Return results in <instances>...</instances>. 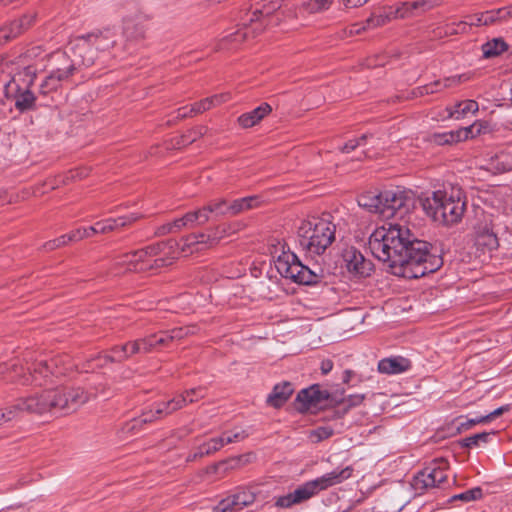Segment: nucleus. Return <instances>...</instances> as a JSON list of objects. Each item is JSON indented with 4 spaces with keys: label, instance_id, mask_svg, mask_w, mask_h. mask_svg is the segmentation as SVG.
Here are the masks:
<instances>
[{
    "label": "nucleus",
    "instance_id": "33",
    "mask_svg": "<svg viewBox=\"0 0 512 512\" xmlns=\"http://www.w3.org/2000/svg\"><path fill=\"white\" fill-rule=\"evenodd\" d=\"M223 447V440H221L220 436L211 438L203 444L199 445L197 451L189 456V459L195 460L198 457H203L206 455H211L216 451L220 450Z\"/></svg>",
    "mask_w": 512,
    "mask_h": 512
},
{
    "label": "nucleus",
    "instance_id": "39",
    "mask_svg": "<svg viewBox=\"0 0 512 512\" xmlns=\"http://www.w3.org/2000/svg\"><path fill=\"white\" fill-rule=\"evenodd\" d=\"M333 0H308L302 4V8L310 14L326 11L332 5Z\"/></svg>",
    "mask_w": 512,
    "mask_h": 512
},
{
    "label": "nucleus",
    "instance_id": "27",
    "mask_svg": "<svg viewBox=\"0 0 512 512\" xmlns=\"http://www.w3.org/2000/svg\"><path fill=\"white\" fill-rule=\"evenodd\" d=\"M293 391L294 389L290 382L285 381L276 384L268 395L266 402L274 408H280L288 401Z\"/></svg>",
    "mask_w": 512,
    "mask_h": 512
},
{
    "label": "nucleus",
    "instance_id": "34",
    "mask_svg": "<svg viewBox=\"0 0 512 512\" xmlns=\"http://www.w3.org/2000/svg\"><path fill=\"white\" fill-rule=\"evenodd\" d=\"M157 419H161L158 414L155 413V409L143 412L138 418H134L132 421L126 424L125 429L132 434L136 433L144 424L151 423Z\"/></svg>",
    "mask_w": 512,
    "mask_h": 512
},
{
    "label": "nucleus",
    "instance_id": "31",
    "mask_svg": "<svg viewBox=\"0 0 512 512\" xmlns=\"http://www.w3.org/2000/svg\"><path fill=\"white\" fill-rule=\"evenodd\" d=\"M509 18H512V6L480 13V22L484 26L501 23Z\"/></svg>",
    "mask_w": 512,
    "mask_h": 512
},
{
    "label": "nucleus",
    "instance_id": "60",
    "mask_svg": "<svg viewBox=\"0 0 512 512\" xmlns=\"http://www.w3.org/2000/svg\"><path fill=\"white\" fill-rule=\"evenodd\" d=\"M230 98H231V96L229 93H222V94L213 95L211 97H207V100L211 101V107H215V106H218L222 103L229 101Z\"/></svg>",
    "mask_w": 512,
    "mask_h": 512
},
{
    "label": "nucleus",
    "instance_id": "25",
    "mask_svg": "<svg viewBox=\"0 0 512 512\" xmlns=\"http://www.w3.org/2000/svg\"><path fill=\"white\" fill-rule=\"evenodd\" d=\"M271 112V105L268 103H262L252 111L240 115L237 121L242 128H251L261 122Z\"/></svg>",
    "mask_w": 512,
    "mask_h": 512
},
{
    "label": "nucleus",
    "instance_id": "38",
    "mask_svg": "<svg viewBox=\"0 0 512 512\" xmlns=\"http://www.w3.org/2000/svg\"><path fill=\"white\" fill-rule=\"evenodd\" d=\"M494 432H481L472 436L466 437L460 441V445L465 448H475L480 446L481 443H488L490 436Z\"/></svg>",
    "mask_w": 512,
    "mask_h": 512
},
{
    "label": "nucleus",
    "instance_id": "12",
    "mask_svg": "<svg viewBox=\"0 0 512 512\" xmlns=\"http://www.w3.org/2000/svg\"><path fill=\"white\" fill-rule=\"evenodd\" d=\"M321 491L316 479L300 485L293 492L276 498L275 506L279 508H290L295 504L302 503L317 495Z\"/></svg>",
    "mask_w": 512,
    "mask_h": 512
},
{
    "label": "nucleus",
    "instance_id": "36",
    "mask_svg": "<svg viewBox=\"0 0 512 512\" xmlns=\"http://www.w3.org/2000/svg\"><path fill=\"white\" fill-rule=\"evenodd\" d=\"M260 204L258 196H248L241 199H236L230 203L232 216L237 215L243 211L258 207Z\"/></svg>",
    "mask_w": 512,
    "mask_h": 512
},
{
    "label": "nucleus",
    "instance_id": "52",
    "mask_svg": "<svg viewBox=\"0 0 512 512\" xmlns=\"http://www.w3.org/2000/svg\"><path fill=\"white\" fill-rule=\"evenodd\" d=\"M211 108H212L211 101L207 100V98H205V99H203L199 102H196L190 106V116L201 114L207 110H210Z\"/></svg>",
    "mask_w": 512,
    "mask_h": 512
},
{
    "label": "nucleus",
    "instance_id": "41",
    "mask_svg": "<svg viewBox=\"0 0 512 512\" xmlns=\"http://www.w3.org/2000/svg\"><path fill=\"white\" fill-rule=\"evenodd\" d=\"M334 435V429L330 426H319L309 432V439L313 443H319Z\"/></svg>",
    "mask_w": 512,
    "mask_h": 512
},
{
    "label": "nucleus",
    "instance_id": "11",
    "mask_svg": "<svg viewBox=\"0 0 512 512\" xmlns=\"http://www.w3.org/2000/svg\"><path fill=\"white\" fill-rule=\"evenodd\" d=\"M447 461L436 459L419 471L412 480V487L417 492L441 487L447 481Z\"/></svg>",
    "mask_w": 512,
    "mask_h": 512
},
{
    "label": "nucleus",
    "instance_id": "62",
    "mask_svg": "<svg viewBox=\"0 0 512 512\" xmlns=\"http://www.w3.org/2000/svg\"><path fill=\"white\" fill-rule=\"evenodd\" d=\"M195 213L197 214V223L198 224H204L210 219L211 212L208 210V205L195 211Z\"/></svg>",
    "mask_w": 512,
    "mask_h": 512
},
{
    "label": "nucleus",
    "instance_id": "6",
    "mask_svg": "<svg viewBox=\"0 0 512 512\" xmlns=\"http://www.w3.org/2000/svg\"><path fill=\"white\" fill-rule=\"evenodd\" d=\"M336 226L325 218L303 220L297 236L300 247L309 255H322L335 240Z\"/></svg>",
    "mask_w": 512,
    "mask_h": 512
},
{
    "label": "nucleus",
    "instance_id": "43",
    "mask_svg": "<svg viewBox=\"0 0 512 512\" xmlns=\"http://www.w3.org/2000/svg\"><path fill=\"white\" fill-rule=\"evenodd\" d=\"M404 11L407 12V16L412 15L414 11L421 10L422 12L430 10L433 5L428 0H417L413 2L402 3Z\"/></svg>",
    "mask_w": 512,
    "mask_h": 512
},
{
    "label": "nucleus",
    "instance_id": "45",
    "mask_svg": "<svg viewBox=\"0 0 512 512\" xmlns=\"http://www.w3.org/2000/svg\"><path fill=\"white\" fill-rule=\"evenodd\" d=\"M481 497H482V489L480 487H475V488L469 489L465 492H462L460 494L454 495L452 497V499L470 502V501L478 500Z\"/></svg>",
    "mask_w": 512,
    "mask_h": 512
},
{
    "label": "nucleus",
    "instance_id": "54",
    "mask_svg": "<svg viewBox=\"0 0 512 512\" xmlns=\"http://www.w3.org/2000/svg\"><path fill=\"white\" fill-rule=\"evenodd\" d=\"M246 434L244 431H236V432H226L223 433L220 438L223 440V446L226 444H230L233 442H237L239 440H243L246 438Z\"/></svg>",
    "mask_w": 512,
    "mask_h": 512
},
{
    "label": "nucleus",
    "instance_id": "3",
    "mask_svg": "<svg viewBox=\"0 0 512 512\" xmlns=\"http://www.w3.org/2000/svg\"><path fill=\"white\" fill-rule=\"evenodd\" d=\"M61 360L58 358L49 361L38 358L33 352L25 353L22 362L12 360L0 363V380L21 385L41 386L46 383L50 375H62L65 369H59Z\"/></svg>",
    "mask_w": 512,
    "mask_h": 512
},
{
    "label": "nucleus",
    "instance_id": "47",
    "mask_svg": "<svg viewBox=\"0 0 512 512\" xmlns=\"http://www.w3.org/2000/svg\"><path fill=\"white\" fill-rule=\"evenodd\" d=\"M70 237H71V234L69 232L67 234H64V235L56 238V239L46 242L43 247L47 251L55 250V249L60 248L70 242H73V240L70 239Z\"/></svg>",
    "mask_w": 512,
    "mask_h": 512
},
{
    "label": "nucleus",
    "instance_id": "50",
    "mask_svg": "<svg viewBox=\"0 0 512 512\" xmlns=\"http://www.w3.org/2000/svg\"><path fill=\"white\" fill-rule=\"evenodd\" d=\"M121 347H125V354H127V359L132 357L133 355L143 353L140 339L129 341L121 345Z\"/></svg>",
    "mask_w": 512,
    "mask_h": 512
},
{
    "label": "nucleus",
    "instance_id": "49",
    "mask_svg": "<svg viewBox=\"0 0 512 512\" xmlns=\"http://www.w3.org/2000/svg\"><path fill=\"white\" fill-rule=\"evenodd\" d=\"M467 80H469V76L466 74L447 77L443 80H440L442 82V84L438 88H439V91H441L442 89L456 86V85H458L462 82H465Z\"/></svg>",
    "mask_w": 512,
    "mask_h": 512
},
{
    "label": "nucleus",
    "instance_id": "13",
    "mask_svg": "<svg viewBox=\"0 0 512 512\" xmlns=\"http://www.w3.org/2000/svg\"><path fill=\"white\" fill-rule=\"evenodd\" d=\"M342 258L347 271L353 276L367 277L373 271L371 261L365 259L362 253L355 247H347L343 251Z\"/></svg>",
    "mask_w": 512,
    "mask_h": 512
},
{
    "label": "nucleus",
    "instance_id": "55",
    "mask_svg": "<svg viewBox=\"0 0 512 512\" xmlns=\"http://www.w3.org/2000/svg\"><path fill=\"white\" fill-rule=\"evenodd\" d=\"M484 423H488L487 417L485 415L479 416L476 418H472V419H467L465 422L460 423V425L458 426V431L459 432L466 431V430L471 429L472 427H474L477 424H484Z\"/></svg>",
    "mask_w": 512,
    "mask_h": 512
},
{
    "label": "nucleus",
    "instance_id": "37",
    "mask_svg": "<svg viewBox=\"0 0 512 512\" xmlns=\"http://www.w3.org/2000/svg\"><path fill=\"white\" fill-rule=\"evenodd\" d=\"M507 48V44L501 38H495L482 46L483 56L485 58H492L500 55Z\"/></svg>",
    "mask_w": 512,
    "mask_h": 512
},
{
    "label": "nucleus",
    "instance_id": "7",
    "mask_svg": "<svg viewBox=\"0 0 512 512\" xmlns=\"http://www.w3.org/2000/svg\"><path fill=\"white\" fill-rule=\"evenodd\" d=\"M357 201L360 207L379 214L382 218L389 219L408 210L410 197L400 189L382 192L367 191L361 194Z\"/></svg>",
    "mask_w": 512,
    "mask_h": 512
},
{
    "label": "nucleus",
    "instance_id": "18",
    "mask_svg": "<svg viewBox=\"0 0 512 512\" xmlns=\"http://www.w3.org/2000/svg\"><path fill=\"white\" fill-rule=\"evenodd\" d=\"M38 68L34 64H29L20 68L5 85L4 90L20 91L21 88H30L36 77Z\"/></svg>",
    "mask_w": 512,
    "mask_h": 512
},
{
    "label": "nucleus",
    "instance_id": "23",
    "mask_svg": "<svg viewBox=\"0 0 512 512\" xmlns=\"http://www.w3.org/2000/svg\"><path fill=\"white\" fill-rule=\"evenodd\" d=\"M353 471L354 469L352 466H346L342 469L337 468L329 473H326L316 478V481L321 491H323L349 479L352 476Z\"/></svg>",
    "mask_w": 512,
    "mask_h": 512
},
{
    "label": "nucleus",
    "instance_id": "32",
    "mask_svg": "<svg viewBox=\"0 0 512 512\" xmlns=\"http://www.w3.org/2000/svg\"><path fill=\"white\" fill-rule=\"evenodd\" d=\"M473 128H474V126H469V127H466L464 130H460V131H456V132L435 134L434 141L440 145L456 143L461 140L462 135L465 139L468 138L469 135H472Z\"/></svg>",
    "mask_w": 512,
    "mask_h": 512
},
{
    "label": "nucleus",
    "instance_id": "46",
    "mask_svg": "<svg viewBox=\"0 0 512 512\" xmlns=\"http://www.w3.org/2000/svg\"><path fill=\"white\" fill-rule=\"evenodd\" d=\"M477 244L486 246L489 250L498 246V239L493 232H486L477 237Z\"/></svg>",
    "mask_w": 512,
    "mask_h": 512
},
{
    "label": "nucleus",
    "instance_id": "57",
    "mask_svg": "<svg viewBox=\"0 0 512 512\" xmlns=\"http://www.w3.org/2000/svg\"><path fill=\"white\" fill-rule=\"evenodd\" d=\"M388 22L389 19L383 12L379 15H372L370 18L367 19L368 27H379L385 25Z\"/></svg>",
    "mask_w": 512,
    "mask_h": 512
},
{
    "label": "nucleus",
    "instance_id": "21",
    "mask_svg": "<svg viewBox=\"0 0 512 512\" xmlns=\"http://www.w3.org/2000/svg\"><path fill=\"white\" fill-rule=\"evenodd\" d=\"M4 90L5 96L14 101L16 110L21 113L36 109V96L30 88H21L20 91Z\"/></svg>",
    "mask_w": 512,
    "mask_h": 512
},
{
    "label": "nucleus",
    "instance_id": "1",
    "mask_svg": "<svg viewBox=\"0 0 512 512\" xmlns=\"http://www.w3.org/2000/svg\"><path fill=\"white\" fill-rule=\"evenodd\" d=\"M368 246L378 260L388 264L392 274L404 278H419L436 271L441 258L430 253V244L416 238L411 230L399 223L377 228L369 237Z\"/></svg>",
    "mask_w": 512,
    "mask_h": 512
},
{
    "label": "nucleus",
    "instance_id": "42",
    "mask_svg": "<svg viewBox=\"0 0 512 512\" xmlns=\"http://www.w3.org/2000/svg\"><path fill=\"white\" fill-rule=\"evenodd\" d=\"M168 335L169 343L175 340H182L185 337L192 335L195 333V327L186 326V327H177L171 330H165Z\"/></svg>",
    "mask_w": 512,
    "mask_h": 512
},
{
    "label": "nucleus",
    "instance_id": "22",
    "mask_svg": "<svg viewBox=\"0 0 512 512\" xmlns=\"http://www.w3.org/2000/svg\"><path fill=\"white\" fill-rule=\"evenodd\" d=\"M220 239L218 229L210 233H193L182 239V250H199V245L211 246Z\"/></svg>",
    "mask_w": 512,
    "mask_h": 512
},
{
    "label": "nucleus",
    "instance_id": "14",
    "mask_svg": "<svg viewBox=\"0 0 512 512\" xmlns=\"http://www.w3.org/2000/svg\"><path fill=\"white\" fill-rule=\"evenodd\" d=\"M57 62L59 65L51 71L40 85L39 92L43 95L56 91L74 74L71 64H67L65 61Z\"/></svg>",
    "mask_w": 512,
    "mask_h": 512
},
{
    "label": "nucleus",
    "instance_id": "8",
    "mask_svg": "<svg viewBox=\"0 0 512 512\" xmlns=\"http://www.w3.org/2000/svg\"><path fill=\"white\" fill-rule=\"evenodd\" d=\"M275 267L282 277L302 285H317L325 277L324 270L320 266L303 265L291 252H283L279 255L275 261Z\"/></svg>",
    "mask_w": 512,
    "mask_h": 512
},
{
    "label": "nucleus",
    "instance_id": "51",
    "mask_svg": "<svg viewBox=\"0 0 512 512\" xmlns=\"http://www.w3.org/2000/svg\"><path fill=\"white\" fill-rule=\"evenodd\" d=\"M1 32H3L4 34H6L7 37V42L17 36H19L21 33H23L22 29H21V24L20 23H16L14 21H12L8 26H5L3 28L0 29Z\"/></svg>",
    "mask_w": 512,
    "mask_h": 512
},
{
    "label": "nucleus",
    "instance_id": "20",
    "mask_svg": "<svg viewBox=\"0 0 512 512\" xmlns=\"http://www.w3.org/2000/svg\"><path fill=\"white\" fill-rule=\"evenodd\" d=\"M142 215L139 213H130L128 215L120 216L117 218H107L95 223L97 234H106L121 228L128 227L141 219Z\"/></svg>",
    "mask_w": 512,
    "mask_h": 512
},
{
    "label": "nucleus",
    "instance_id": "4",
    "mask_svg": "<svg viewBox=\"0 0 512 512\" xmlns=\"http://www.w3.org/2000/svg\"><path fill=\"white\" fill-rule=\"evenodd\" d=\"M428 217L444 226L458 224L466 211V200L459 187H445L420 198Z\"/></svg>",
    "mask_w": 512,
    "mask_h": 512
},
{
    "label": "nucleus",
    "instance_id": "59",
    "mask_svg": "<svg viewBox=\"0 0 512 512\" xmlns=\"http://www.w3.org/2000/svg\"><path fill=\"white\" fill-rule=\"evenodd\" d=\"M90 173V170L88 168H79L76 170L69 171L67 175V179L70 180H76V179H83L86 178Z\"/></svg>",
    "mask_w": 512,
    "mask_h": 512
},
{
    "label": "nucleus",
    "instance_id": "9",
    "mask_svg": "<svg viewBox=\"0 0 512 512\" xmlns=\"http://www.w3.org/2000/svg\"><path fill=\"white\" fill-rule=\"evenodd\" d=\"M102 57L87 35L75 38L64 51L54 54L56 61L71 64L74 72L82 66L89 67L95 64Z\"/></svg>",
    "mask_w": 512,
    "mask_h": 512
},
{
    "label": "nucleus",
    "instance_id": "17",
    "mask_svg": "<svg viewBox=\"0 0 512 512\" xmlns=\"http://www.w3.org/2000/svg\"><path fill=\"white\" fill-rule=\"evenodd\" d=\"M329 398L326 390H321L320 386L315 384L309 388L302 389L296 397L297 409L300 411H309L317 408L323 401Z\"/></svg>",
    "mask_w": 512,
    "mask_h": 512
},
{
    "label": "nucleus",
    "instance_id": "24",
    "mask_svg": "<svg viewBox=\"0 0 512 512\" xmlns=\"http://www.w3.org/2000/svg\"><path fill=\"white\" fill-rule=\"evenodd\" d=\"M411 361L402 356L384 358L378 363V371L383 374L393 375L408 371Z\"/></svg>",
    "mask_w": 512,
    "mask_h": 512
},
{
    "label": "nucleus",
    "instance_id": "53",
    "mask_svg": "<svg viewBox=\"0 0 512 512\" xmlns=\"http://www.w3.org/2000/svg\"><path fill=\"white\" fill-rule=\"evenodd\" d=\"M383 13L387 16L389 21L392 19L407 17V12L404 11L403 4L399 5L398 7H389L384 9Z\"/></svg>",
    "mask_w": 512,
    "mask_h": 512
},
{
    "label": "nucleus",
    "instance_id": "28",
    "mask_svg": "<svg viewBox=\"0 0 512 512\" xmlns=\"http://www.w3.org/2000/svg\"><path fill=\"white\" fill-rule=\"evenodd\" d=\"M146 28L142 17L125 18L123 21V35L128 40H139L144 38Z\"/></svg>",
    "mask_w": 512,
    "mask_h": 512
},
{
    "label": "nucleus",
    "instance_id": "10",
    "mask_svg": "<svg viewBox=\"0 0 512 512\" xmlns=\"http://www.w3.org/2000/svg\"><path fill=\"white\" fill-rule=\"evenodd\" d=\"M280 7L278 2L275 0H268L267 4H263L261 8H256L250 18V28L244 30H238L222 38L219 49L225 47L226 44L241 43L244 41L250 32H261L264 25H267V18L272 15L276 9Z\"/></svg>",
    "mask_w": 512,
    "mask_h": 512
},
{
    "label": "nucleus",
    "instance_id": "16",
    "mask_svg": "<svg viewBox=\"0 0 512 512\" xmlns=\"http://www.w3.org/2000/svg\"><path fill=\"white\" fill-rule=\"evenodd\" d=\"M189 395H197L198 398H204L206 395V389L204 387L192 388L169 401L160 402L155 407V413L161 418L172 414L187 405L186 397Z\"/></svg>",
    "mask_w": 512,
    "mask_h": 512
},
{
    "label": "nucleus",
    "instance_id": "2",
    "mask_svg": "<svg viewBox=\"0 0 512 512\" xmlns=\"http://www.w3.org/2000/svg\"><path fill=\"white\" fill-rule=\"evenodd\" d=\"M95 394L81 387L58 386L34 395L20 398L1 411L3 423L19 418L24 412L30 414H69L87 403Z\"/></svg>",
    "mask_w": 512,
    "mask_h": 512
},
{
    "label": "nucleus",
    "instance_id": "35",
    "mask_svg": "<svg viewBox=\"0 0 512 512\" xmlns=\"http://www.w3.org/2000/svg\"><path fill=\"white\" fill-rule=\"evenodd\" d=\"M488 169L495 173H503L512 169V157L508 153L496 154L491 158Z\"/></svg>",
    "mask_w": 512,
    "mask_h": 512
},
{
    "label": "nucleus",
    "instance_id": "44",
    "mask_svg": "<svg viewBox=\"0 0 512 512\" xmlns=\"http://www.w3.org/2000/svg\"><path fill=\"white\" fill-rule=\"evenodd\" d=\"M71 237L70 239L73 240V242H78L80 240H83L85 238L92 237L97 234L96 226H90V227H80L70 232Z\"/></svg>",
    "mask_w": 512,
    "mask_h": 512
},
{
    "label": "nucleus",
    "instance_id": "63",
    "mask_svg": "<svg viewBox=\"0 0 512 512\" xmlns=\"http://www.w3.org/2000/svg\"><path fill=\"white\" fill-rule=\"evenodd\" d=\"M14 22L20 23L21 24V29L24 32L34 22V16L33 15H24L21 18H19L17 20H14Z\"/></svg>",
    "mask_w": 512,
    "mask_h": 512
},
{
    "label": "nucleus",
    "instance_id": "29",
    "mask_svg": "<svg viewBox=\"0 0 512 512\" xmlns=\"http://www.w3.org/2000/svg\"><path fill=\"white\" fill-rule=\"evenodd\" d=\"M139 339L142 344L143 354L159 350L160 348L167 347L170 344L165 330L149 334Z\"/></svg>",
    "mask_w": 512,
    "mask_h": 512
},
{
    "label": "nucleus",
    "instance_id": "40",
    "mask_svg": "<svg viewBox=\"0 0 512 512\" xmlns=\"http://www.w3.org/2000/svg\"><path fill=\"white\" fill-rule=\"evenodd\" d=\"M208 210L211 214L218 216L224 215H232V210L230 209V204L227 203L225 199H218L210 201L208 204Z\"/></svg>",
    "mask_w": 512,
    "mask_h": 512
},
{
    "label": "nucleus",
    "instance_id": "61",
    "mask_svg": "<svg viewBox=\"0 0 512 512\" xmlns=\"http://www.w3.org/2000/svg\"><path fill=\"white\" fill-rule=\"evenodd\" d=\"M511 409V405L507 404V405H503L497 409H495L494 411H492L491 413L485 415L487 417V422H491L492 420H494L495 418L501 416L502 414L510 411Z\"/></svg>",
    "mask_w": 512,
    "mask_h": 512
},
{
    "label": "nucleus",
    "instance_id": "30",
    "mask_svg": "<svg viewBox=\"0 0 512 512\" xmlns=\"http://www.w3.org/2000/svg\"><path fill=\"white\" fill-rule=\"evenodd\" d=\"M127 359V354H125V347H121V345L114 346L111 349L110 354L105 355H97L95 358L90 360L89 368L95 369L102 367L107 362H122Z\"/></svg>",
    "mask_w": 512,
    "mask_h": 512
},
{
    "label": "nucleus",
    "instance_id": "19",
    "mask_svg": "<svg viewBox=\"0 0 512 512\" xmlns=\"http://www.w3.org/2000/svg\"><path fill=\"white\" fill-rule=\"evenodd\" d=\"M87 36L92 41L95 49L104 57L105 53L116 44L118 33L116 28L107 27L103 30L89 33Z\"/></svg>",
    "mask_w": 512,
    "mask_h": 512
},
{
    "label": "nucleus",
    "instance_id": "58",
    "mask_svg": "<svg viewBox=\"0 0 512 512\" xmlns=\"http://www.w3.org/2000/svg\"><path fill=\"white\" fill-rule=\"evenodd\" d=\"M365 399L364 394H354L349 395L346 399L343 400V402L346 404L347 407H356L359 406Z\"/></svg>",
    "mask_w": 512,
    "mask_h": 512
},
{
    "label": "nucleus",
    "instance_id": "26",
    "mask_svg": "<svg viewBox=\"0 0 512 512\" xmlns=\"http://www.w3.org/2000/svg\"><path fill=\"white\" fill-rule=\"evenodd\" d=\"M479 110V105L475 100L460 101L452 106L446 108V116L444 119L461 120L469 114H475Z\"/></svg>",
    "mask_w": 512,
    "mask_h": 512
},
{
    "label": "nucleus",
    "instance_id": "56",
    "mask_svg": "<svg viewBox=\"0 0 512 512\" xmlns=\"http://www.w3.org/2000/svg\"><path fill=\"white\" fill-rule=\"evenodd\" d=\"M484 26L482 22H480V13L474 14L468 17V20L461 21L457 23V26L462 29V31H466L468 26Z\"/></svg>",
    "mask_w": 512,
    "mask_h": 512
},
{
    "label": "nucleus",
    "instance_id": "48",
    "mask_svg": "<svg viewBox=\"0 0 512 512\" xmlns=\"http://www.w3.org/2000/svg\"><path fill=\"white\" fill-rule=\"evenodd\" d=\"M442 84L440 80H436L433 83L421 86L413 90L412 94L414 97L424 96L439 92V86Z\"/></svg>",
    "mask_w": 512,
    "mask_h": 512
},
{
    "label": "nucleus",
    "instance_id": "5",
    "mask_svg": "<svg viewBox=\"0 0 512 512\" xmlns=\"http://www.w3.org/2000/svg\"><path fill=\"white\" fill-rule=\"evenodd\" d=\"M165 248L166 244L157 243L145 249L118 256L113 260L111 273L116 276L126 272L154 271L170 265L172 258L159 256Z\"/></svg>",
    "mask_w": 512,
    "mask_h": 512
},
{
    "label": "nucleus",
    "instance_id": "15",
    "mask_svg": "<svg viewBox=\"0 0 512 512\" xmlns=\"http://www.w3.org/2000/svg\"><path fill=\"white\" fill-rule=\"evenodd\" d=\"M255 494L249 490H241L222 499L213 512H240L245 507L252 505Z\"/></svg>",
    "mask_w": 512,
    "mask_h": 512
},
{
    "label": "nucleus",
    "instance_id": "64",
    "mask_svg": "<svg viewBox=\"0 0 512 512\" xmlns=\"http://www.w3.org/2000/svg\"><path fill=\"white\" fill-rule=\"evenodd\" d=\"M359 147V142H356L355 139L349 140L346 142L341 148V152L350 153Z\"/></svg>",
    "mask_w": 512,
    "mask_h": 512
}]
</instances>
